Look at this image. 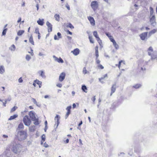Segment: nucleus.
Returning <instances> with one entry per match:
<instances>
[{
  "instance_id": "1",
  "label": "nucleus",
  "mask_w": 157,
  "mask_h": 157,
  "mask_svg": "<svg viewBox=\"0 0 157 157\" xmlns=\"http://www.w3.org/2000/svg\"><path fill=\"white\" fill-rule=\"evenodd\" d=\"M23 121L25 125L28 126H30L31 123V120L27 115H26L24 117Z\"/></svg>"
},
{
  "instance_id": "2",
  "label": "nucleus",
  "mask_w": 157,
  "mask_h": 157,
  "mask_svg": "<svg viewBox=\"0 0 157 157\" xmlns=\"http://www.w3.org/2000/svg\"><path fill=\"white\" fill-rule=\"evenodd\" d=\"M150 21L151 23V25L155 27L156 25V19L155 15L150 16Z\"/></svg>"
},
{
  "instance_id": "3",
  "label": "nucleus",
  "mask_w": 157,
  "mask_h": 157,
  "mask_svg": "<svg viewBox=\"0 0 157 157\" xmlns=\"http://www.w3.org/2000/svg\"><path fill=\"white\" fill-rule=\"evenodd\" d=\"M93 35L96 38L97 41L99 43V44L100 46H101L102 43L101 40L100 39L98 36V33L96 31H94L93 32Z\"/></svg>"
},
{
  "instance_id": "4",
  "label": "nucleus",
  "mask_w": 157,
  "mask_h": 157,
  "mask_svg": "<svg viewBox=\"0 0 157 157\" xmlns=\"http://www.w3.org/2000/svg\"><path fill=\"white\" fill-rule=\"evenodd\" d=\"M98 4L97 1H93L91 3V6L94 11L96 10L98 7Z\"/></svg>"
},
{
  "instance_id": "5",
  "label": "nucleus",
  "mask_w": 157,
  "mask_h": 157,
  "mask_svg": "<svg viewBox=\"0 0 157 157\" xmlns=\"http://www.w3.org/2000/svg\"><path fill=\"white\" fill-rule=\"evenodd\" d=\"M153 51V49L151 47H150L148 49V53L149 56H151V59H156L157 60V57H154L153 56H151V53Z\"/></svg>"
},
{
  "instance_id": "6",
  "label": "nucleus",
  "mask_w": 157,
  "mask_h": 157,
  "mask_svg": "<svg viewBox=\"0 0 157 157\" xmlns=\"http://www.w3.org/2000/svg\"><path fill=\"white\" fill-rule=\"evenodd\" d=\"M148 32H145L141 33L140 35V36L141 39L142 40H147V35Z\"/></svg>"
},
{
  "instance_id": "7",
  "label": "nucleus",
  "mask_w": 157,
  "mask_h": 157,
  "mask_svg": "<svg viewBox=\"0 0 157 157\" xmlns=\"http://www.w3.org/2000/svg\"><path fill=\"white\" fill-rule=\"evenodd\" d=\"M20 136H22L23 139H25L27 137V133L24 131H21L18 132Z\"/></svg>"
},
{
  "instance_id": "8",
  "label": "nucleus",
  "mask_w": 157,
  "mask_h": 157,
  "mask_svg": "<svg viewBox=\"0 0 157 157\" xmlns=\"http://www.w3.org/2000/svg\"><path fill=\"white\" fill-rule=\"evenodd\" d=\"M46 25L48 27V32L50 33L52 31V25L48 21H47L46 23Z\"/></svg>"
},
{
  "instance_id": "9",
  "label": "nucleus",
  "mask_w": 157,
  "mask_h": 157,
  "mask_svg": "<svg viewBox=\"0 0 157 157\" xmlns=\"http://www.w3.org/2000/svg\"><path fill=\"white\" fill-rule=\"evenodd\" d=\"M125 65V62L124 61L121 60L119 62V63L118 64H116V66H117L119 68L121 67H122L124 66Z\"/></svg>"
},
{
  "instance_id": "10",
  "label": "nucleus",
  "mask_w": 157,
  "mask_h": 157,
  "mask_svg": "<svg viewBox=\"0 0 157 157\" xmlns=\"http://www.w3.org/2000/svg\"><path fill=\"white\" fill-rule=\"evenodd\" d=\"M88 19L89 21H90V24L93 26H94L95 25V22L94 18L90 16L88 17Z\"/></svg>"
},
{
  "instance_id": "11",
  "label": "nucleus",
  "mask_w": 157,
  "mask_h": 157,
  "mask_svg": "<svg viewBox=\"0 0 157 157\" xmlns=\"http://www.w3.org/2000/svg\"><path fill=\"white\" fill-rule=\"evenodd\" d=\"M65 76V74L64 72H62L60 75L59 77V80L60 82H62L64 79Z\"/></svg>"
},
{
  "instance_id": "12",
  "label": "nucleus",
  "mask_w": 157,
  "mask_h": 157,
  "mask_svg": "<svg viewBox=\"0 0 157 157\" xmlns=\"http://www.w3.org/2000/svg\"><path fill=\"white\" fill-rule=\"evenodd\" d=\"M53 57L54 58L55 60L56 61H57L59 63H63L64 62L63 60L61 57L58 58L55 56H53Z\"/></svg>"
},
{
  "instance_id": "13",
  "label": "nucleus",
  "mask_w": 157,
  "mask_h": 157,
  "mask_svg": "<svg viewBox=\"0 0 157 157\" xmlns=\"http://www.w3.org/2000/svg\"><path fill=\"white\" fill-rule=\"evenodd\" d=\"M71 106H67L66 108V110L67 111V112L66 114L65 117L66 118H67L68 117L69 114L71 113Z\"/></svg>"
},
{
  "instance_id": "14",
  "label": "nucleus",
  "mask_w": 157,
  "mask_h": 157,
  "mask_svg": "<svg viewBox=\"0 0 157 157\" xmlns=\"http://www.w3.org/2000/svg\"><path fill=\"white\" fill-rule=\"evenodd\" d=\"M29 115L32 120L35 118V114L33 111H30L29 112Z\"/></svg>"
},
{
  "instance_id": "15",
  "label": "nucleus",
  "mask_w": 157,
  "mask_h": 157,
  "mask_svg": "<svg viewBox=\"0 0 157 157\" xmlns=\"http://www.w3.org/2000/svg\"><path fill=\"white\" fill-rule=\"evenodd\" d=\"M32 120L34 121L33 124L35 125H38L40 124V121L38 118L35 117V118L32 119Z\"/></svg>"
},
{
  "instance_id": "16",
  "label": "nucleus",
  "mask_w": 157,
  "mask_h": 157,
  "mask_svg": "<svg viewBox=\"0 0 157 157\" xmlns=\"http://www.w3.org/2000/svg\"><path fill=\"white\" fill-rule=\"evenodd\" d=\"M111 42L113 43V45L114 47L116 49H117L119 48V45L118 44L116 43L115 40L114 39H112V40L111 41Z\"/></svg>"
},
{
  "instance_id": "17",
  "label": "nucleus",
  "mask_w": 157,
  "mask_h": 157,
  "mask_svg": "<svg viewBox=\"0 0 157 157\" xmlns=\"http://www.w3.org/2000/svg\"><path fill=\"white\" fill-rule=\"evenodd\" d=\"M71 52H72L75 56H77L79 54V50L78 48H77L75 49L73 51H72Z\"/></svg>"
},
{
  "instance_id": "18",
  "label": "nucleus",
  "mask_w": 157,
  "mask_h": 157,
  "mask_svg": "<svg viewBox=\"0 0 157 157\" xmlns=\"http://www.w3.org/2000/svg\"><path fill=\"white\" fill-rule=\"evenodd\" d=\"M116 86L115 85H113L112 86L111 88V93L110 94V96H112L113 94L116 91Z\"/></svg>"
},
{
  "instance_id": "19",
  "label": "nucleus",
  "mask_w": 157,
  "mask_h": 157,
  "mask_svg": "<svg viewBox=\"0 0 157 157\" xmlns=\"http://www.w3.org/2000/svg\"><path fill=\"white\" fill-rule=\"evenodd\" d=\"M58 37L56 35H55L54 36V39L55 40H58L59 38L62 37L60 33L59 32L57 33Z\"/></svg>"
},
{
  "instance_id": "20",
  "label": "nucleus",
  "mask_w": 157,
  "mask_h": 157,
  "mask_svg": "<svg viewBox=\"0 0 157 157\" xmlns=\"http://www.w3.org/2000/svg\"><path fill=\"white\" fill-rule=\"evenodd\" d=\"M37 23L38 25H43L44 24V19H39V20L37 21Z\"/></svg>"
},
{
  "instance_id": "21",
  "label": "nucleus",
  "mask_w": 157,
  "mask_h": 157,
  "mask_svg": "<svg viewBox=\"0 0 157 157\" xmlns=\"http://www.w3.org/2000/svg\"><path fill=\"white\" fill-rule=\"evenodd\" d=\"M18 148L19 147H18L16 146L13 147V151L16 154L20 152V151H18Z\"/></svg>"
},
{
  "instance_id": "22",
  "label": "nucleus",
  "mask_w": 157,
  "mask_h": 157,
  "mask_svg": "<svg viewBox=\"0 0 157 157\" xmlns=\"http://www.w3.org/2000/svg\"><path fill=\"white\" fill-rule=\"evenodd\" d=\"M29 41L30 43L32 45H34V42L33 40V36L32 35H31L29 39Z\"/></svg>"
},
{
  "instance_id": "23",
  "label": "nucleus",
  "mask_w": 157,
  "mask_h": 157,
  "mask_svg": "<svg viewBox=\"0 0 157 157\" xmlns=\"http://www.w3.org/2000/svg\"><path fill=\"white\" fill-rule=\"evenodd\" d=\"M105 34L109 37L111 41L112 40V39H114L113 36L111 35L110 33H105Z\"/></svg>"
},
{
  "instance_id": "24",
  "label": "nucleus",
  "mask_w": 157,
  "mask_h": 157,
  "mask_svg": "<svg viewBox=\"0 0 157 157\" xmlns=\"http://www.w3.org/2000/svg\"><path fill=\"white\" fill-rule=\"evenodd\" d=\"M98 46H96L95 48V56L96 57H99V54H98Z\"/></svg>"
},
{
  "instance_id": "25",
  "label": "nucleus",
  "mask_w": 157,
  "mask_h": 157,
  "mask_svg": "<svg viewBox=\"0 0 157 157\" xmlns=\"http://www.w3.org/2000/svg\"><path fill=\"white\" fill-rule=\"evenodd\" d=\"M29 130L31 132L34 131L35 130V126L34 125L31 126L29 127Z\"/></svg>"
},
{
  "instance_id": "26",
  "label": "nucleus",
  "mask_w": 157,
  "mask_h": 157,
  "mask_svg": "<svg viewBox=\"0 0 157 157\" xmlns=\"http://www.w3.org/2000/svg\"><path fill=\"white\" fill-rule=\"evenodd\" d=\"M25 32L24 30H20L18 31L17 33V35L18 36H21Z\"/></svg>"
},
{
  "instance_id": "27",
  "label": "nucleus",
  "mask_w": 157,
  "mask_h": 157,
  "mask_svg": "<svg viewBox=\"0 0 157 157\" xmlns=\"http://www.w3.org/2000/svg\"><path fill=\"white\" fill-rule=\"evenodd\" d=\"M54 17L56 21H59L60 16L59 14H55L54 15Z\"/></svg>"
},
{
  "instance_id": "28",
  "label": "nucleus",
  "mask_w": 157,
  "mask_h": 157,
  "mask_svg": "<svg viewBox=\"0 0 157 157\" xmlns=\"http://www.w3.org/2000/svg\"><path fill=\"white\" fill-rule=\"evenodd\" d=\"M38 73L40 74V75L43 78H45V76L44 75L45 73L43 71H40L38 72Z\"/></svg>"
},
{
  "instance_id": "29",
  "label": "nucleus",
  "mask_w": 157,
  "mask_h": 157,
  "mask_svg": "<svg viewBox=\"0 0 157 157\" xmlns=\"http://www.w3.org/2000/svg\"><path fill=\"white\" fill-rule=\"evenodd\" d=\"M7 25L6 24V25L5 26V27H4V28L5 29L3 30V32H2V35H5L6 34V33L7 32V28H5L7 26Z\"/></svg>"
},
{
  "instance_id": "30",
  "label": "nucleus",
  "mask_w": 157,
  "mask_h": 157,
  "mask_svg": "<svg viewBox=\"0 0 157 157\" xmlns=\"http://www.w3.org/2000/svg\"><path fill=\"white\" fill-rule=\"evenodd\" d=\"M82 89L83 91L85 92V93L87 92V88L86 86L85 85H83L82 86Z\"/></svg>"
},
{
  "instance_id": "31",
  "label": "nucleus",
  "mask_w": 157,
  "mask_h": 157,
  "mask_svg": "<svg viewBox=\"0 0 157 157\" xmlns=\"http://www.w3.org/2000/svg\"><path fill=\"white\" fill-rule=\"evenodd\" d=\"M60 118V117L58 115H56L55 118V120L57 121V124H58L59 123V120Z\"/></svg>"
},
{
  "instance_id": "32",
  "label": "nucleus",
  "mask_w": 157,
  "mask_h": 157,
  "mask_svg": "<svg viewBox=\"0 0 157 157\" xmlns=\"http://www.w3.org/2000/svg\"><path fill=\"white\" fill-rule=\"evenodd\" d=\"M157 30L155 29H154L150 31L149 33V36H151L152 34L155 33L156 32Z\"/></svg>"
},
{
  "instance_id": "33",
  "label": "nucleus",
  "mask_w": 157,
  "mask_h": 157,
  "mask_svg": "<svg viewBox=\"0 0 157 157\" xmlns=\"http://www.w3.org/2000/svg\"><path fill=\"white\" fill-rule=\"evenodd\" d=\"M16 47L14 44H12L10 48L9 49L11 51H14L15 50Z\"/></svg>"
},
{
  "instance_id": "34",
  "label": "nucleus",
  "mask_w": 157,
  "mask_h": 157,
  "mask_svg": "<svg viewBox=\"0 0 157 157\" xmlns=\"http://www.w3.org/2000/svg\"><path fill=\"white\" fill-rule=\"evenodd\" d=\"M35 82L36 83V84H37L39 86V88L41 87L42 86V82H41L40 81L38 80H36Z\"/></svg>"
},
{
  "instance_id": "35",
  "label": "nucleus",
  "mask_w": 157,
  "mask_h": 157,
  "mask_svg": "<svg viewBox=\"0 0 157 157\" xmlns=\"http://www.w3.org/2000/svg\"><path fill=\"white\" fill-rule=\"evenodd\" d=\"M5 71L4 67L3 66H0V73L1 74H3Z\"/></svg>"
},
{
  "instance_id": "36",
  "label": "nucleus",
  "mask_w": 157,
  "mask_h": 157,
  "mask_svg": "<svg viewBox=\"0 0 157 157\" xmlns=\"http://www.w3.org/2000/svg\"><path fill=\"white\" fill-rule=\"evenodd\" d=\"M18 115L17 114H14L13 116H11L9 118V120H11L14 119L15 118L17 117Z\"/></svg>"
},
{
  "instance_id": "37",
  "label": "nucleus",
  "mask_w": 157,
  "mask_h": 157,
  "mask_svg": "<svg viewBox=\"0 0 157 157\" xmlns=\"http://www.w3.org/2000/svg\"><path fill=\"white\" fill-rule=\"evenodd\" d=\"M24 128V126L23 123H20L18 126V128L19 129H22L23 128Z\"/></svg>"
},
{
  "instance_id": "38",
  "label": "nucleus",
  "mask_w": 157,
  "mask_h": 157,
  "mask_svg": "<svg viewBox=\"0 0 157 157\" xmlns=\"http://www.w3.org/2000/svg\"><path fill=\"white\" fill-rule=\"evenodd\" d=\"M150 16H152L153 15L154 13V10L153 8L151 7H150Z\"/></svg>"
},
{
  "instance_id": "39",
  "label": "nucleus",
  "mask_w": 157,
  "mask_h": 157,
  "mask_svg": "<svg viewBox=\"0 0 157 157\" xmlns=\"http://www.w3.org/2000/svg\"><path fill=\"white\" fill-rule=\"evenodd\" d=\"M89 39L90 40V42L91 43H94V41L93 40V38H92V36H89Z\"/></svg>"
},
{
  "instance_id": "40",
  "label": "nucleus",
  "mask_w": 157,
  "mask_h": 157,
  "mask_svg": "<svg viewBox=\"0 0 157 157\" xmlns=\"http://www.w3.org/2000/svg\"><path fill=\"white\" fill-rule=\"evenodd\" d=\"M82 73L84 74H87V73H88V72L86 70V67H84L83 68V71H82Z\"/></svg>"
},
{
  "instance_id": "41",
  "label": "nucleus",
  "mask_w": 157,
  "mask_h": 157,
  "mask_svg": "<svg viewBox=\"0 0 157 157\" xmlns=\"http://www.w3.org/2000/svg\"><path fill=\"white\" fill-rule=\"evenodd\" d=\"M67 27H69L71 29H74V26L71 23H69L68 25L67 26Z\"/></svg>"
},
{
  "instance_id": "42",
  "label": "nucleus",
  "mask_w": 157,
  "mask_h": 157,
  "mask_svg": "<svg viewBox=\"0 0 157 157\" xmlns=\"http://www.w3.org/2000/svg\"><path fill=\"white\" fill-rule=\"evenodd\" d=\"M42 138V141L41 143H43L45 141V136L43 134L41 136Z\"/></svg>"
},
{
  "instance_id": "43",
  "label": "nucleus",
  "mask_w": 157,
  "mask_h": 157,
  "mask_svg": "<svg viewBox=\"0 0 157 157\" xmlns=\"http://www.w3.org/2000/svg\"><path fill=\"white\" fill-rule=\"evenodd\" d=\"M107 74H105L103 77H101V78H99V80L100 81L101 80H103L105 78H107Z\"/></svg>"
},
{
  "instance_id": "44",
  "label": "nucleus",
  "mask_w": 157,
  "mask_h": 157,
  "mask_svg": "<svg viewBox=\"0 0 157 157\" xmlns=\"http://www.w3.org/2000/svg\"><path fill=\"white\" fill-rule=\"evenodd\" d=\"M141 86V85L139 84H137L133 86L134 88H135L136 89L140 87Z\"/></svg>"
},
{
  "instance_id": "45",
  "label": "nucleus",
  "mask_w": 157,
  "mask_h": 157,
  "mask_svg": "<svg viewBox=\"0 0 157 157\" xmlns=\"http://www.w3.org/2000/svg\"><path fill=\"white\" fill-rule=\"evenodd\" d=\"M17 108V106H14L13 107L11 110V112H12L14 111Z\"/></svg>"
},
{
  "instance_id": "46",
  "label": "nucleus",
  "mask_w": 157,
  "mask_h": 157,
  "mask_svg": "<svg viewBox=\"0 0 157 157\" xmlns=\"http://www.w3.org/2000/svg\"><path fill=\"white\" fill-rule=\"evenodd\" d=\"M98 67L101 69H104V67L101 64H99L98 65Z\"/></svg>"
},
{
  "instance_id": "47",
  "label": "nucleus",
  "mask_w": 157,
  "mask_h": 157,
  "mask_svg": "<svg viewBox=\"0 0 157 157\" xmlns=\"http://www.w3.org/2000/svg\"><path fill=\"white\" fill-rule=\"evenodd\" d=\"M98 57L97 58V57H96V63L97 64H100V60L99 59H98Z\"/></svg>"
},
{
  "instance_id": "48",
  "label": "nucleus",
  "mask_w": 157,
  "mask_h": 157,
  "mask_svg": "<svg viewBox=\"0 0 157 157\" xmlns=\"http://www.w3.org/2000/svg\"><path fill=\"white\" fill-rule=\"evenodd\" d=\"M25 58L27 60L29 61L30 59L31 58V57L29 55H27L26 56Z\"/></svg>"
},
{
  "instance_id": "49",
  "label": "nucleus",
  "mask_w": 157,
  "mask_h": 157,
  "mask_svg": "<svg viewBox=\"0 0 157 157\" xmlns=\"http://www.w3.org/2000/svg\"><path fill=\"white\" fill-rule=\"evenodd\" d=\"M35 33L38 34H40V33L39 29L38 28H36L35 29Z\"/></svg>"
},
{
  "instance_id": "50",
  "label": "nucleus",
  "mask_w": 157,
  "mask_h": 157,
  "mask_svg": "<svg viewBox=\"0 0 157 157\" xmlns=\"http://www.w3.org/2000/svg\"><path fill=\"white\" fill-rule=\"evenodd\" d=\"M23 81V80H22V78L21 77L19 78L18 79V82L20 83L22 82Z\"/></svg>"
},
{
  "instance_id": "51",
  "label": "nucleus",
  "mask_w": 157,
  "mask_h": 157,
  "mask_svg": "<svg viewBox=\"0 0 157 157\" xmlns=\"http://www.w3.org/2000/svg\"><path fill=\"white\" fill-rule=\"evenodd\" d=\"M96 100L95 96H94L91 98V100L94 102Z\"/></svg>"
},
{
  "instance_id": "52",
  "label": "nucleus",
  "mask_w": 157,
  "mask_h": 157,
  "mask_svg": "<svg viewBox=\"0 0 157 157\" xmlns=\"http://www.w3.org/2000/svg\"><path fill=\"white\" fill-rule=\"evenodd\" d=\"M56 86L59 88H61L62 86V85L61 83H58L57 84Z\"/></svg>"
},
{
  "instance_id": "53",
  "label": "nucleus",
  "mask_w": 157,
  "mask_h": 157,
  "mask_svg": "<svg viewBox=\"0 0 157 157\" xmlns=\"http://www.w3.org/2000/svg\"><path fill=\"white\" fill-rule=\"evenodd\" d=\"M29 53H30L32 56H33L34 55L33 51L32 49H31L30 52H29Z\"/></svg>"
},
{
  "instance_id": "54",
  "label": "nucleus",
  "mask_w": 157,
  "mask_h": 157,
  "mask_svg": "<svg viewBox=\"0 0 157 157\" xmlns=\"http://www.w3.org/2000/svg\"><path fill=\"white\" fill-rule=\"evenodd\" d=\"M32 100L33 101V102L34 103V104H37V102L35 99H34V98H33Z\"/></svg>"
},
{
  "instance_id": "55",
  "label": "nucleus",
  "mask_w": 157,
  "mask_h": 157,
  "mask_svg": "<svg viewBox=\"0 0 157 157\" xmlns=\"http://www.w3.org/2000/svg\"><path fill=\"white\" fill-rule=\"evenodd\" d=\"M66 7L68 10H70V7L67 4L66 5Z\"/></svg>"
},
{
  "instance_id": "56",
  "label": "nucleus",
  "mask_w": 157,
  "mask_h": 157,
  "mask_svg": "<svg viewBox=\"0 0 157 157\" xmlns=\"http://www.w3.org/2000/svg\"><path fill=\"white\" fill-rule=\"evenodd\" d=\"M134 6L135 7L136 10H137L138 9V8H137L138 7V6L137 4H134Z\"/></svg>"
},
{
  "instance_id": "57",
  "label": "nucleus",
  "mask_w": 157,
  "mask_h": 157,
  "mask_svg": "<svg viewBox=\"0 0 157 157\" xmlns=\"http://www.w3.org/2000/svg\"><path fill=\"white\" fill-rule=\"evenodd\" d=\"M67 33L70 34V35H72V33L69 30H67Z\"/></svg>"
},
{
  "instance_id": "58",
  "label": "nucleus",
  "mask_w": 157,
  "mask_h": 157,
  "mask_svg": "<svg viewBox=\"0 0 157 157\" xmlns=\"http://www.w3.org/2000/svg\"><path fill=\"white\" fill-rule=\"evenodd\" d=\"M21 17H19L18 19V20H17V22L18 23H19L21 21Z\"/></svg>"
},
{
  "instance_id": "59",
  "label": "nucleus",
  "mask_w": 157,
  "mask_h": 157,
  "mask_svg": "<svg viewBox=\"0 0 157 157\" xmlns=\"http://www.w3.org/2000/svg\"><path fill=\"white\" fill-rule=\"evenodd\" d=\"M36 83L35 80L34 81L33 83V85L35 87L36 86Z\"/></svg>"
},
{
  "instance_id": "60",
  "label": "nucleus",
  "mask_w": 157,
  "mask_h": 157,
  "mask_svg": "<svg viewBox=\"0 0 157 157\" xmlns=\"http://www.w3.org/2000/svg\"><path fill=\"white\" fill-rule=\"evenodd\" d=\"M69 142V140L68 139H67L65 141V143L66 144L68 143Z\"/></svg>"
},
{
  "instance_id": "61",
  "label": "nucleus",
  "mask_w": 157,
  "mask_h": 157,
  "mask_svg": "<svg viewBox=\"0 0 157 157\" xmlns=\"http://www.w3.org/2000/svg\"><path fill=\"white\" fill-rule=\"evenodd\" d=\"M72 106H73V109L75 108L76 107V105L75 103L73 104Z\"/></svg>"
},
{
  "instance_id": "62",
  "label": "nucleus",
  "mask_w": 157,
  "mask_h": 157,
  "mask_svg": "<svg viewBox=\"0 0 157 157\" xmlns=\"http://www.w3.org/2000/svg\"><path fill=\"white\" fill-rule=\"evenodd\" d=\"M67 38L69 40H71L72 39L71 37L69 36H67Z\"/></svg>"
},
{
  "instance_id": "63",
  "label": "nucleus",
  "mask_w": 157,
  "mask_h": 157,
  "mask_svg": "<svg viewBox=\"0 0 157 157\" xmlns=\"http://www.w3.org/2000/svg\"><path fill=\"white\" fill-rule=\"evenodd\" d=\"M36 7L37 8V10H38L39 9V5L38 4L36 5Z\"/></svg>"
},
{
  "instance_id": "64",
  "label": "nucleus",
  "mask_w": 157,
  "mask_h": 157,
  "mask_svg": "<svg viewBox=\"0 0 157 157\" xmlns=\"http://www.w3.org/2000/svg\"><path fill=\"white\" fill-rule=\"evenodd\" d=\"M141 70H142V71H144L145 70V68L144 67H141Z\"/></svg>"
}]
</instances>
